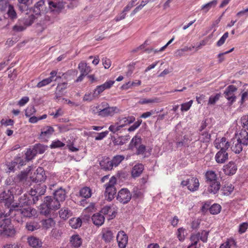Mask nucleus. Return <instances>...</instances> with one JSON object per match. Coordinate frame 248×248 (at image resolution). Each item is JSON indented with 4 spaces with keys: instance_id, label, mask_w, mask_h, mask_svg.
Segmentation results:
<instances>
[{
    "instance_id": "1",
    "label": "nucleus",
    "mask_w": 248,
    "mask_h": 248,
    "mask_svg": "<svg viewBox=\"0 0 248 248\" xmlns=\"http://www.w3.org/2000/svg\"><path fill=\"white\" fill-rule=\"evenodd\" d=\"M18 205L17 204H12L9 209L10 213L14 214L15 216V218L16 219V217H31L35 216L36 214V211L35 209L28 207L27 208L18 209ZM11 214H9L10 216Z\"/></svg>"
},
{
    "instance_id": "2",
    "label": "nucleus",
    "mask_w": 248,
    "mask_h": 248,
    "mask_svg": "<svg viewBox=\"0 0 248 248\" xmlns=\"http://www.w3.org/2000/svg\"><path fill=\"white\" fill-rule=\"evenodd\" d=\"M60 207V204L54 198L51 196L45 197L44 203L41 205V213L45 215H48L53 210H57Z\"/></svg>"
},
{
    "instance_id": "3",
    "label": "nucleus",
    "mask_w": 248,
    "mask_h": 248,
    "mask_svg": "<svg viewBox=\"0 0 248 248\" xmlns=\"http://www.w3.org/2000/svg\"><path fill=\"white\" fill-rule=\"evenodd\" d=\"M16 231L12 225L11 220L4 218L0 221V236L4 238L14 237Z\"/></svg>"
},
{
    "instance_id": "4",
    "label": "nucleus",
    "mask_w": 248,
    "mask_h": 248,
    "mask_svg": "<svg viewBox=\"0 0 248 248\" xmlns=\"http://www.w3.org/2000/svg\"><path fill=\"white\" fill-rule=\"evenodd\" d=\"M64 4L63 0H54L48 2L50 12L46 16V19L48 21H53V15L59 14L62 12L64 8Z\"/></svg>"
},
{
    "instance_id": "5",
    "label": "nucleus",
    "mask_w": 248,
    "mask_h": 248,
    "mask_svg": "<svg viewBox=\"0 0 248 248\" xmlns=\"http://www.w3.org/2000/svg\"><path fill=\"white\" fill-rule=\"evenodd\" d=\"M117 183V180L115 176H112L108 183L104 185L105 191L104 195L105 199L108 201H111L114 199V196L116 193V189L115 185Z\"/></svg>"
},
{
    "instance_id": "6",
    "label": "nucleus",
    "mask_w": 248,
    "mask_h": 248,
    "mask_svg": "<svg viewBox=\"0 0 248 248\" xmlns=\"http://www.w3.org/2000/svg\"><path fill=\"white\" fill-rule=\"evenodd\" d=\"M131 198L130 191L127 188H122L118 192L116 199L120 202L126 204L130 201Z\"/></svg>"
},
{
    "instance_id": "7",
    "label": "nucleus",
    "mask_w": 248,
    "mask_h": 248,
    "mask_svg": "<svg viewBox=\"0 0 248 248\" xmlns=\"http://www.w3.org/2000/svg\"><path fill=\"white\" fill-rule=\"evenodd\" d=\"M14 195L10 190L4 191L0 195V201L3 203L5 205L9 207L14 201Z\"/></svg>"
},
{
    "instance_id": "8",
    "label": "nucleus",
    "mask_w": 248,
    "mask_h": 248,
    "mask_svg": "<svg viewBox=\"0 0 248 248\" xmlns=\"http://www.w3.org/2000/svg\"><path fill=\"white\" fill-rule=\"evenodd\" d=\"M236 90L237 88L235 86L231 85L227 87L224 93L225 97L228 100L231 105L235 101L236 97L234 95V92Z\"/></svg>"
},
{
    "instance_id": "9",
    "label": "nucleus",
    "mask_w": 248,
    "mask_h": 248,
    "mask_svg": "<svg viewBox=\"0 0 248 248\" xmlns=\"http://www.w3.org/2000/svg\"><path fill=\"white\" fill-rule=\"evenodd\" d=\"M30 178L32 182L35 183L44 182L46 178V176L43 168H38Z\"/></svg>"
},
{
    "instance_id": "10",
    "label": "nucleus",
    "mask_w": 248,
    "mask_h": 248,
    "mask_svg": "<svg viewBox=\"0 0 248 248\" xmlns=\"http://www.w3.org/2000/svg\"><path fill=\"white\" fill-rule=\"evenodd\" d=\"M119 112V108L116 107H108L100 110L99 116L101 117L112 116Z\"/></svg>"
},
{
    "instance_id": "11",
    "label": "nucleus",
    "mask_w": 248,
    "mask_h": 248,
    "mask_svg": "<svg viewBox=\"0 0 248 248\" xmlns=\"http://www.w3.org/2000/svg\"><path fill=\"white\" fill-rule=\"evenodd\" d=\"M214 144L216 148L220 149V151H226L230 146L229 142L227 141L226 139L224 137L222 138L220 140H216Z\"/></svg>"
},
{
    "instance_id": "12",
    "label": "nucleus",
    "mask_w": 248,
    "mask_h": 248,
    "mask_svg": "<svg viewBox=\"0 0 248 248\" xmlns=\"http://www.w3.org/2000/svg\"><path fill=\"white\" fill-rule=\"evenodd\" d=\"M117 241L120 248H125L127 244L128 237L124 231L119 232L117 235Z\"/></svg>"
},
{
    "instance_id": "13",
    "label": "nucleus",
    "mask_w": 248,
    "mask_h": 248,
    "mask_svg": "<svg viewBox=\"0 0 248 248\" xmlns=\"http://www.w3.org/2000/svg\"><path fill=\"white\" fill-rule=\"evenodd\" d=\"M237 170L236 165L232 161L229 162L227 164L224 166L223 170L224 173L227 175H232L235 173Z\"/></svg>"
},
{
    "instance_id": "14",
    "label": "nucleus",
    "mask_w": 248,
    "mask_h": 248,
    "mask_svg": "<svg viewBox=\"0 0 248 248\" xmlns=\"http://www.w3.org/2000/svg\"><path fill=\"white\" fill-rule=\"evenodd\" d=\"M101 234L102 239L106 243L110 242L114 238L113 232L108 228H103Z\"/></svg>"
},
{
    "instance_id": "15",
    "label": "nucleus",
    "mask_w": 248,
    "mask_h": 248,
    "mask_svg": "<svg viewBox=\"0 0 248 248\" xmlns=\"http://www.w3.org/2000/svg\"><path fill=\"white\" fill-rule=\"evenodd\" d=\"M188 185L187 188L192 192L197 191L199 187L200 183L198 178L191 177L188 179Z\"/></svg>"
},
{
    "instance_id": "16",
    "label": "nucleus",
    "mask_w": 248,
    "mask_h": 248,
    "mask_svg": "<svg viewBox=\"0 0 248 248\" xmlns=\"http://www.w3.org/2000/svg\"><path fill=\"white\" fill-rule=\"evenodd\" d=\"M144 166L141 163L135 165L132 169L131 176L133 178L139 177L142 173L144 170Z\"/></svg>"
},
{
    "instance_id": "17",
    "label": "nucleus",
    "mask_w": 248,
    "mask_h": 248,
    "mask_svg": "<svg viewBox=\"0 0 248 248\" xmlns=\"http://www.w3.org/2000/svg\"><path fill=\"white\" fill-rule=\"evenodd\" d=\"M54 132V128L50 126H44L41 129V132L40 135V138L45 139L50 137Z\"/></svg>"
},
{
    "instance_id": "18",
    "label": "nucleus",
    "mask_w": 248,
    "mask_h": 248,
    "mask_svg": "<svg viewBox=\"0 0 248 248\" xmlns=\"http://www.w3.org/2000/svg\"><path fill=\"white\" fill-rule=\"evenodd\" d=\"M207 184L208 185L207 191L211 194H216L220 188V184L219 181H215Z\"/></svg>"
},
{
    "instance_id": "19",
    "label": "nucleus",
    "mask_w": 248,
    "mask_h": 248,
    "mask_svg": "<svg viewBox=\"0 0 248 248\" xmlns=\"http://www.w3.org/2000/svg\"><path fill=\"white\" fill-rule=\"evenodd\" d=\"M237 140L244 145H248V132L246 130H241L236 136Z\"/></svg>"
},
{
    "instance_id": "20",
    "label": "nucleus",
    "mask_w": 248,
    "mask_h": 248,
    "mask_svg": "<svg viewBox=\"0 0 248 248\" xmlns=\"http://www.w3.org/2000/svg\"><path fill=\"white\" fill-rule=\"evenodd\" d=\"M228 159V154L226 151H219L215 155V160L218 163H224Z\"/></svg>"
},
{
    "instance_id": "21",
    "label": "nucleus",
    "mask_w": 248,
    "mask_h": 248,
    "mask_svg": "<svg viewBox=\"0 0 248 248\" xmlns=\"http://www.w3.org/2000/svg\"><path fill=\"white\" fill-rule=\"evenodd\" d=\"M54 198L59 202L64 201L66 198L65 189L60 187L54 192Z\"/></svg>"
},
{
    "instance_id": "22",
    "label": "nucleus",
    "mask_w": 248,
    "mask_h": 248,
    "mask_svg": "<svg viewBox=\"0 0 248 248\" xmlns=\"http://www.w3.org/2000/svg\"><path fill=\"white\" fill-rule=\"evenodd\" d=\"M27 242L30 246L33 248H39L41 247L42 244L41 241L34 236L29 237L27 239Z\"/></svg>"
},
{
    "instance_id": "23",
    "label": "nucleus",
    "mask_w": 248,
    "mask_h": 248,
    "mask_svg": "<svg viewBox=\"0 0 248 248\" xmlns=\"http://www.w3.org/2000/svg\"><path fill=\"white\" fill-rule=\"evenodd\" d=\"M92 219L95 225L99 226L104 223L105 217L100 213H97L92 216Z\"/></svg>"
},
{
    "instance_id": "24",
    "label": "nucleus",
    "mask_w": 248,
    "mask_h": 248,
    "mask_svg": "<svg viewBox=\"0 0 248 248\" xmlns=\"http://www.w3.org/2000/svg\"><path fill=\"white\" fill-rule=\"evenodd\" d=\"M135 120V118L133 116H128L127 117L119 118L118 119L117 123L123 128L125 125L129 124Z\"/></svg>"
},
{
    "instance_id": "25",
    "label": "nucleus",
    "mask_w": 248,
    "mask_h": 248,
    "mask_svg": "<svg viewBox=\"0 0 248 248\" xmlns=\"http://www.w3.org/2000/svg\"><path fill=\"white\" fill-rule=\"evenodd\" d=\"M205 182L206 183L218 181L217 174L214 171L208 170L205 173Z\"/></svg>"
},
{
    "instance_id": "26",
    "label": "nucleus",
    "mask_w": 248,
    "mask_h": 248,
    "mask_svg": "<svg viewBox=\"0 0 248 248\" xmlns=\"http://www.w3.org/2000/svg\"><path fill=\"white\" fill-rule=\"evenodd\" d=\"M78 68L80 73L87 76L91 71V67L87 65V63L84 62L82 61L79 64Z\"/></svg>"
},
{
    "instance_id": "27",
    "label": "nucleus",
    "mask_w": 248,
    "mask_h": 248,
    "mask_svg": "<svg viewBox=\"0 0 248 248\" xmlns=\"http://www.w3.org/2000/svg\"><path fill=\"white\" fill-rule=\"evenodd\" d=\"M46 192V186L45 185H37L34 189H32L31 190V194L32 196L39 195L41 196L44 195Z\"/></svg>"
},
{
    "instance_id": "28",
    "label": "nucleus",
    "mask_w": 248,
    "mask_h": 248,
    "mask_svg": "<svg viewBox=\"0 0 248 248\" xmlns=\"http://www.w3.org/2000/svg\"><path fill=\"white\" fill-rule=\"evenodd\" d=\"M129 135L120 136L113 140V143L116 145H123L125 144L130 139Z\"/></svg>"
},
{
    "instance_id": "29",
    "label": "nucleus",
    "mask_w": 248,
    "mask_h": 248,
    "mask_svg": "<svg viewBox=\"0 0 248 248\" xmlns=\"http://www.w3.org/2000/svg\"><path fill=\"white\" fill-rule=\"evenodd\" d=\"M237 247L236 242L232 238L228 239L224 243L221 244L219 248H234Z\"/></svg>"
},
{
    "instance_id": "30",
    "label": "nucleus",
    "mask_w": 248,
    "mask_h": 248,
    "mask_svg": "<svg viewBox=\"0 0 248 248\" xmlns=\"http://www.w3.org/2000/svg\"><path fill=\"white\" fill-rule=\"evenodd\" d=\"M242 145L243 144L236 139L233 142L231 149L235 154H239L242 151Z\"/></svg>"
},
{
    "instance_id": "31",
    "label": "nucleus",
    "mask_w": 248,
    "mask_h": 248,
    "mask_svg": "<svg viewBox=\"0 0 248 248\" xmlns=\"http://www.w3.org/2000/svg\"><path fill=\"white\" fill-rule=\"evenodd\" d=\"M70 243L75 248H78L82 244V240L78 235H74L71 237Z\"/></svg>"
},
{
    "instance_id": "32",
    "label": "nucleus",
    "mask_w": 248,
    "mask_h": 248,
    "mask_svg": "<svg viewBox=\"0 0 248 248\" xmlns=\"http://www.w3.org/2000/svg\"><path fill=\"white\" fill-rule=\"evenodd\" d=\"M124 156L123 155H117L114 156L111 160L109 167L118 166L122 162V161L124 160Z\"/></svg>"
},
{
    "instance_id": "33",
    "label": "nucleus",
    "mask_w": 248,
    "mask_h": 248,
    "mask_svg": "<svg viewBox=\"0 0 248 248\" xmlns=\"http://www.w3.org/2000/svg\"><path fill=\"white\" fill-rule=\"evenodd\" d=\"M162 102V100L160 98L154 97L150 99H142L139 101L140 104H155L159 103Z\"/></svg>"
},
{
    "instance_id": "34",
    "label": "nucleus",
    "mask_w": 248,
    "mask_h": 248,
    "mask_svg": "<svg viewBox=\"0 0 248 248\" xmlns=\"http://www.w3.org/2000/svg\"><path fill=\"white\" fill-rule=\"evenodd\" d=\"M42 224L43 228L47 229L54 226L55 221L52 218H48L47 219L43 220L42 221Z\"/></svg>"
},
{
    "instance_id": "35",
    "label": "nucleus",
    "mask_w": 248,
    "mask_h": 248,
    "mask_svg": "<svg viewBox=\"0 0 248 248\" xmlns=\"http://www.w3.org/2000/svg\"><path fill=\"white\" fill-rule=\"evenodd\" d=\"M44 3L45 1L44 0H40L35 4L34 5V12L36 15L40 14L41 12L43 11Z\"/></svg>"
},
{
    "instance_id": "36",
    "label": "nucleus",
    "mask_w": 248,
    "mask_h": 248,
    "mask_svg": "<svg viewBox=\"0 0 248 248\" xmlns=\"http://www.w3.org/2000/svg\"><path fill=\"white\" fill-rule=\"evenodd\" d=\"M79 193L81 197L89 198L92 195V190L89 187H84L80 189Z\"/></svg>"
},
{
    "instance_id": "37",
    "label": "nucleus",
    "mask_w": 248,
    "mask_h": 248,
    "mask_svg": "<svg viewBox=\"0 0 248 248\" xmlns=\"http://www.w3.org/2000/svg\"><path fill=\"white\" fill-rule=\"evenodd\" d=\"M82 221L79 218H73L69 220V224L72 228L77 229L81 225Z\"/></svg>"
},
{
    "instance_id": "38",
    "label": "nucleus",
    "mask_w": 248,
    "mask_h": 248,
    "mask_svg": "<svg viewBox=\"0 0 248 248\" xmlns=\"http://www.w3.org/2000/svg\"><path fill=\"white\" fill-rule=\"evenodd\" d=\"M59 215L61 218L65 220L71 216V212L67 208H62L59 211Z\"/></svg>"
},
{
    "instance_id": "39",
    "label": "nucleus",
    "mask_w": 248,
    "mask_h": 248,
    "mask_svg": "<svg viewBox=\"0 0 248 248\" xmlns=\"http://www.w3.org/2000/svg\"><path fill=\"white\" fill-rule=\"evenodd\" d=\"M141 142V138L140 136L136 135L132 139L129 144V147L130 148L137 147L138 145L140 144Z\"/></svg>"
},
{
    "instance_id": "40",
    "label": "nucleus",
    "mask_w": 248,
    "mask_h": 248,
    "mask_svg": "<svg viewBox=\"0 0 248 248\" xmlns=\"http://www.w3.org/2000/svg\"><path fill=\"white\" fill-rule=\"evenodd\" d=\"M199 140L202 142H209L211 140V135L206 131H203L201 134Z\"/></svg>"
},
{
    "instance_id": "41",
    "label": "nucleus",
    "mask_w": 248,
    "mask_h": 248,
    "mask_svg": "<svg viewBox=\"0 0 248 248\" xmlns=\"http://www.w3.org/2000/svg\"><path fill=\"white\" fill-rule=\"evenodd\" d=\"M36 155L35 151L33 147L28 149L25 153L26 158L28 161L31 160Z\"/></svg>"
},
{
    "instance_id": "42",
    "label": "nucleus",
    "mask_w": 248,
    "mask_h": 248,
    "mask_svg": "<svg viewBox=\"0 0 248 248\" xmlns=\"http://www.w3.org/2000/svg\"><path fill=\"white\" fill-rule=\"evenodd\" d=\"M221 209V207L219 204L215 203L210 207L209 211L212 215H217L220 212Z\"/></svg>"
},
{
    "instance_id": "43",
    "label": "nucleus",
    "mask_w": 248,
    "mask_h": 248,
    "mask_svg": "<svg viewBox=\"0 0 248 248\" xmlns=\"http://www.w3.org/2000/svg\"><path fill=\"white\" fill-rule=\"evenodd\" d=\"M217 4V1L216 0H213L205 5H203L202 7V9L204 10L205 12H207L212 7H215Z\"/></svg>"
},
{
    "instance_id": "44",
    "label": "nucleus",
    "mask_w": 248,
    "mask_h": 248,
    "mask_svg": "<svg viewBox=\"0 0 248 248\" xmlns=\"http://www.w3.org/2000/svg\"><path fill=\"white\" fill-rule=\"evenodd\" d=\"M233 187L232 185L224 186L221 189V192L224 195H229L233 191Z\"/></svg>"
},
{
    "instance_id": "45",
    "label": "nucleus",
    "mask_w": 248,
    "mask_h": 248,
    "mask_svg": "<svg viewBox=\"0 0 248 248\" xmlns=\"http://www.w3.org/2000/svg\"><path fill=\"white\" fill-rule=\"evenodd\" d=\"M10 5L9 0H0V11L5 12Z\"/></svg>"
},
{
    "instance_id": "46",
    "label": "nucleus",
    "mask_w": 248,
    "mask_h": 248,
    "mask_svg": "<svg viewBox=\"0 0 248 248\" xmlns=\"http://www.w3.org/2000/svg\"><path fill=\"white\" fill-rule=\"evenodd\" d=\"M36 154H43L46 150V147L41 144H37L33 146Z\"/></svg>"
},
{
    "instance_id": "47",
    "label": "nucleus",
    "mask_w": 248,
    "mask_h": 248,
    "mask_svg": "<svg viewBox=\"0 0 248 248\" xmlns=\"http://www.w3.org/2000/svg\"><path fill=\"white\" fill-rule=\"evenodd\" d=\"M111 163V161L108 160H103L100 161V165L102 169L105 170H111L113 166L109 167V164Z\"/></svg>"
},
{
    "instance_id": "48",
    "label": "nucleus",
    "mask_w": 248,
    "mask_h": 248,
    "mask_svg": "<svg viewBox=\"0 0 248 248\" xmlns=\"http://www.w3.org/2000/svg\"><path fill=\"white\" fill-rule=\"evenodd\" d=\"M121 128H122L121 127V125H120L117 122L116 123L111 124L108 127V130L112 133L115 134L117 133Z\"/></svg>"
},
{
    "instance_id": "49",
    "label": "nucleus",
    "mask_w": 248,
    "mask_h": 248,
    "mask_svg": "<svg viewBox=\"0 0 248 248\" xmlns=\"http://www.w3.org/2000/svg\"><path fill=\"white\" fill-rule=\"evenodd\" d=\"M39 228V225L35 222H27L26 224V228L30 231H34Z\"/></svg>"
},
{
    "instance_id": "50",
    "label": "nucleus",
    "mask_w": 248,
    "mask_h": 248,
    "mask_svg": "<svg viewBox=\"0 0 248 248\" xmlns=\"http://www.w3.org/2000/svg\"><path fill=\"white\" fill-rule=\"evenodd\" d=\"M7 15L8 17L11 19L16 18V13L14 9V6L11 4L7 9Z\"/></svg>"
},
{
    "instance_id": "51",
    "label": "nucleus",
    "mask_w": 248,
    "mask_h": 248,
    "mask_svg": "<svg viewBox=\"0 0 248 248\" xmlns=\"http://www.w3.org/2000/svg\"><path fill=\"white\" fill-rule=\"evenodd\" d=\"M36 109L35 108L34 106H29L25 109V116L27 117H30L32 115H33L36 112Z\"/></svg>"
},
{
    "instance_id": "52",
    "label": "nucleus",
    "mask_w": 248,
    "mask_h": 248,
    "mask_svg": "<svg viewBox=\"0 0 248 248\" xmlns=\"http://www.w3.org/2000/svg\"><path fill=\"white\" fill-rule=\"evenodd\" d=\"M186 233V231L185 229L180 228L178 229L177 235L180 241H182L185 239Z\"/></svg>"
},
{
    "instance_id": "53",
    "label": "nucleus",
    "mask_w": 248,
    "mask_h": 248,
    "mask_svg": "<svg viewBox=\"0 0 248 248\" xmlns=\"http://www.w3.org/2000/svg\"><path fill=\"white\" fill-rule=\"evenodd\" d=\"M141 84V81L140 80H138L137 82H128L127 83L124 84L122 88L123 89L127 90L129 88L132 87V86H139Z\"/></svg>"
},
{
    "instance_id": "54",
    "label": "nucleus",
    "mask_w": 248,
    "mask_h": 248,
    "mask_svg": "<svg viewBox=\"0 0 248 248\" xmlns=\"http://www.w3.org/2000/svg\"><path fill=\"white\" fill-rule=\"evenodd\" d=\"M220 95L219 93H217L215 96H211L209 98L208 105H214L216 102L218 100Z\"/></svg>"
},
{
    "instance_id": "55",
    "label": "nucleus",
    "mask_w": 248,
    "mask_h": 248,
    "mask_svg": "<svg viewBox=\"0 0 248 248\" xmlns=\"http://www.w3.org/2000/svg\"><path fill=\"white\" fill-rule=\"evenodd\" d=\"M228 36L229 33L228 32H226L220 38V39L217 41V46H220L223 45L225 43L226 39L228 37Z\"/></svg>"
},
{
    "instance_id": "56",
    "label": "nucleus",
    "mask_w": 248,
    "mask_h": 248,
    "mask_svg": "<svg viewBox=\"0 0 248 248\" xmlns=\"http://www.w3.org/2000/svg\"><path fill=\"white\" fill-rule=\"evenodd\" d=\"M200 232H198L196 234L191 235L190 237V240L192 242V244L197 245L199 240H200Z\"/></svg>"
},
{
    "instance_id": "57",
    "label": "nucleus",
    "mask_w": 248,
    "mask_h": 248,
    "mask_svg": "<svg viewBox=\"0 0 248 248\" xmlns=\"http://www.w3.org/2000/svg\"><path fill=\"white\" fill-rule=\"evenodd\" d=\"M50 82H51L50 78H46L39 82L37 84L36 86L38 88H41L42 87L48 85Z\"/></svg>"
},
{
    "instance_id": "58",
    "label": "nucleus",
    "mask_w": 248,
    "mask_h": 248,
    "mask_svg": "<svg viewBox=\"0 0 248 248\" xmlns=\"http://www.w3.org/2000/svg\"><path fill=\"white\" fill-rule=\"evenodd\" d=\"M141 120H138L133 125H132L129 127V128L128 129V131L129 132H132L135 131L137 128H138L140 126V125L141 124Z\"/></svg>"
},
{
    "instance_id": "59",
    "label": "nucleus",
    "mask_w": 248,
    "mask_h": 248,
    "mask_svg": "<svg viewBox=\"0 0 248 248\" xmlns=\"http://www.w3.org/2000/svg\"><path fill=\"white\" fill-rule=\"evenodd\" d=\"M209 232L203 230L200 233V238L203 242H206L208 239Z\"/></svg>"
},
{
    "instance_id": "60",
    "label": "nucleus",
    "mask_w": 248,
    "mask_h": 248,
    "mask_svg": "<svg viewBox=\"0 0 248 248\" xmlns=\"http://www.w3.org/2000/svg\"><path fill=\"white\" fill-rule=\"evenodd\" d=\"M192 104V100H190L188 102L183 103L181 105V109L182 111H187L191 107Z\"/></svg>"
},
{
    "instance_id": "61",
    "label": "nucleus",
    "mask_w": 248,
    "mask_h": 248,
    "mask_svg": "<svg viewBox=\"0 0 248 248\" xmlns=\"http://www.w3.org/2000/svg\"><path fill=\"white\" fill-rule=\"evenodd\" d=\"M64 144L60 140L53 141L50 145L51 148H56L62 147L64 146Z\"/></svg>"
},
{
    "instance_id": "62",
    "label": "nucleus",
    "mask_w": 248,
    "mask_h": 248,
    "mask_svg": "<svg viewBox=\"0 0 248 248\" xmlns=\"http://www.w3.org/2000/svg\"><path fill=\"white\" fill-rule=\"evenodd\" d=\"M248 224L246 222L243 223L239 225V232L240 233H244L247 230Z\"/></svg>"
},
{
    "instance_id": "63",
    "label": "nucleus",
    "mask_w": 248,
    "mask_h": 248,
    "mask_svg": "<svg viewBox=\"0 0 248 248\" xmlns=\"http://www.w3.org/2000/svg\"><path fill=\"white\" fill-rule=\"evenodd\" d=\"M104 90V88L101 85L97 86L94 91V96H97V97Z\"/></svg>"
},
{
    "instance_id": "64",
    "label": "nucleus",
    "mask_w": 248,
    "mask_h": 248,
    "mask_svg": "<svg viewBox=\"0 0 248 248\" xmlns=\"http://www.w3.org/2000/svg\"><path fill=\"white\" fill-rule=\"evenodd\" d=\"M20 244L18 243L6 244L3 246V248H20Z\"/></svg>"
}]
</instances>
